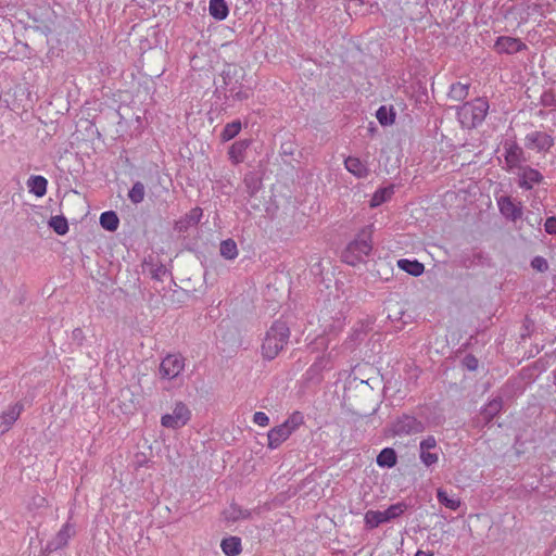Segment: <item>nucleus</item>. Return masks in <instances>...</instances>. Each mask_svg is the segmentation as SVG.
Segmentation results:
<instances>
[{
    "mask_svg": "<svg viewBox=\"0 0 556 556\" xmlns=\"http://www.w3.org/2000/svg\"><path fill=\"white\" fill-rule=\"evenodd\" d=\"M289 337L290 330L287 324L280 320L275 321L264 338L262 344L263 356L267 359H274L287 344Z\"/></svg>",
    "mask_w": 556,
    "mask_h": 556,
    "instance_id": "f257e3e1",
    "label": "nucleus"
},
{
    "mask_svg": "<svg viewBox=\"0 0 556 556\" xmlns=\"http://www.w3.org/2000/svg\"><path fill=\"white\" fill-rule=\"evenodd\" d=\"M488 110V101L479 98L459 106L457 117L463 127L473 128L484 121Z\"/></svg>",
    "mask_w": 556,
    "mask_h": 556,
    "instance_id": "f03ea898",
    "label": "nucleus"
},
{
    "mask_svg": "<svg viewBox=\"0 0 556 556\" xmlns=\"http://www.w3.org/2000/svg\"><path fill=\"white\" fill-rule=\"evenodd\" d=\"M372 250L370 235L363 230L348 244L342 253V260L349 265L355 266L365 262Z\"/></svg>",
    "mask_w": 556,
    "mask_h": 556,
    "instance_id": "7ed1b4c3",
    "label": "nucleus"
},
{
    "mask_svg": "<svg viewBox=\"0 0 556 556\" xmlns=\"http://www.w3.org/2000/svg\"><path fill=\"white\" fill-rule=\"evenodd\" d=\"M302 424V414L294 412L281 425L271 428L267 433L268 448H278Z\"/></svg>",
    "mask_w": 556,
    "mask_h": 556,
    "instance_id": "20e7f679",
    "label": "nucleus"
},
{
    "mask_svg": "<svg viewBox=\"0 0 556 556\" xmlns=\"http://www.w3.org/2000/svg\"><path fill=\"white\" fill-rule=\"evenodd\" d=\"M191 409L181 401L174 403L170 413L161 417V426L167 429L177 430L185 427L191 420Z\"/></svg>",
    "mask_w": 556,
    "mask_h": 556,
    "instance_id": "39448f33",
    "label": "nucleus"
},
{
    "mask_svg": "<svg viewBox=\"0 0 556 556\" xmlns=\"http://www.w3.org/2000/svg\"><path fill=\"white\" fill-rule=\"evenodd\" d=\"M523 151L513 141L504 143V168L509 173H515L522 167Z\"/></svg>",
    "mask_w": 556,
    "mask_h": 556,
    "instance_id": "423d86ee",
    "label": "nucleus"
},
{
    "mask_svg": "<svg viewBox=\"0 0 556 556\" xmlns=\"http://www.w3.org/2000/svg\"><path fill=\"white\" fill-rule=\"evenodd\" d=\"M185 368V358L179 354H169L160 365V372L163 378L174 379L180 375Z\"/></svg>",
    "mask_w": 556,
    "mask_h": 556,
    "instance_id": "0eeeda50",
    "label": "nucleus"
},
{
    "mask_svg": "<svg viewBox=\"0 0 556 556\" xmlns=\"http://www.w3.org/2000/svg\"><path fill=\"white\" fill-rule=\"evenodd\" d=\"M497 206L501 214L510 222H516L522 216L521 202H517L510 197H501L497 199Z\"/></svg>",
    "mask_w": 556,
    "mask_h": 556,
    "instance_id": "6e6552de",
    "label": "nucleus"
},
{
    "mask_svg": "<svg viewBox=\"0 0 556 556\" xmlns=\"http://www.w3.org/2000/svg\"><path fill=\"white\" fill-rule=\"evenodd\" d=\"M514 174L518 177V186L521 189L530 190L543 179L542 174L530 166H522Z\"/></svg>",
    "mask_w": 556,
    "mask_h": 556,
    "instance_id": "1a4fd4ad",
    "label": "nucleus"
},
{
    "mask_svg": "<svg viewBox=\"0 0 556 556\" xmlns=\"http://www.w3.org/2000/svg\"><path fill=\"white\" fill-rule=\"evenodd\" d=\"M24 406L21 403H14L7 407L0 415V435L8 432L14 422L18 419Z\"/></svg>",
    "mask_w": 556,
    "mask_h": 556,
    "instance_id": "9d476101",
    "label": "nucleus"
},
{
    "mask_svg": "<svg viewBox=\"0 0 556 556\" xmlns=\"http://www.w3.org/2000/svg\"><path fill=\"white\" fill-rule=\"evenodd\" d=\"M494 49L498 53L514 54L527 49V46L518 38L501 36L496 39Z\"/></svg>",
    "mask_w": 556,
    "mask_h": 556,
    "instance_id": "9b49d317",
    "label": "nucleus"
},
{
    "mask_svg": "<svg viewBox=\"0 0 556 556\" xmlns=\"http://www.w3.org/2000/svg\"><path fill=\"white\" fill-rule=\"evenodd\" d=\"M394 432L399 435L418 433L424 430V425L413 416H403L394 424Z\"/></svg>",
    "mask_w": 556,
    "mask_h": 556,
    "instance_id": "f8f14e48",
    "label": "nucleus"
},
{
    "mask_svg": "<svg viewBox=\"0 0 556 556\" xmlns=\"http://www.w3.org/2000/svg\"><path fill=\"white\" fill-rule=\"evenodd\" d=\"M527 147L538 151H547L554 143L553 138L546 132L532 131L526 137Z\"/></svg>",
    "mask_w": 556,
    "mask_h": 556,
    "instance_id": "ddd939ff",
    "label": "nucleus"
},
{
    "mask_svg": "<svg viewBox=\"0 0 556 556\" xmlns=\"http://www.w3.org/2000/svg\"><path fill=\"white\" fill-rule=\"evenodd\" d=\"M344 166L349 173L357 178H365L369 174L367 164L355 156L346 157L344 161Z\"/></svg>",
    "mask_w": 556,
    "mask_h": 556,
    "instance_id": "4468645a",
    "label": "nucleus"
},
{
    "mask_svg": "<svg viewBox=\"0 0 556 556\" xmlns=\"http://www.w3.org/2000/svg\"><path fill=\"white\" fill-rule=\"evenodd\" d=\"M26 185L28 192L37 198H42L47 193L48 180L43 176L33 175L27 179Z\"/></svg>",
    "mask_w": 556,
    "mask_h": 556,
    "instance_id": "2eb2a0df",
    "label": "nucleus"
},
{
    "mask_svg": "<svg viewBox=\"0 0 556 556\" xmlns=\"http://www.w3.org/2000/svg\"><path fill=\"white\" fill-rule=\"evenodd\" d=\"M202 214L200 207H193L184 218L176 223V228L179 231H184L191 226H195L201 220Z\"/></svg>",
    "mask_w": 556,
    "mask_h": 556,
    "instance_id": "dca6fc26",
    "label": "nucleus"
},
{
    "mask_svg": "<svg viewBox=\"0 0 556 556\" xmlns=\"http://www.w3.org/2000/svg\"><path fill=\"white\" fill-rule=\"evenodd\" d=\"M250 146L249 140H239L231 144L229 149V159L233 164L243 162L247 149Z\"/></svg>",
    "mask_w": 556,
    "mask_h": 556,
    "instance_id": "f3484780",
    "label": "nucleus"
},
{
    "mask_svg": "<svg viewBox=\"0 0 556 556\" xmlns=\"http://www.w3.org/2000/svg\"><path fill=\"white\" fill-rule=\"evenodd\" d=\"M397 267L414 277L422 275L425 270V266L422 263L418 262L417 260L408 258L399 260Z\"/></svg>",
    "mask_w": 556,
    "mask_h": 556,
    "instance_id": "a211bd4d",
    "label": "nucleus"
},
{
    "mask_svg": "<svg viewBox=\"0 0 556 556\" xmlns=\"http://www.w3.org/2000/svg\"><path fill=\"white\" fill-rule=\"evenodd\" d=\"M220 548L226 556H237L241 553V539L238 536H229L222 541Z\"/></svg>",
    "mask_w": 556,
    "mask_h": 556,
    "instance_id": "6ab92c4d",
    "label": "nucleus"
},
{
    "mask_svg": "<svg viewBox=\"0 0 556 556\" xmlns=\"http://www.w3.org/2000/svg\"><path fill=\"white\" fill-rule=\"evenodd\" d=\"M208 11L217 21L225 20L229 13V9L225 0H210Z\"/></svg>",
    "mask_w": 556,
    "mask_h": 556,
    "instance_id": "aec40b11",
    "label": "nucleus"
},
{
    "mask_svg": "<svg viewBox=\"0 0 556 556\" xmlns=\"http://www.w3.org/2000/svg\"><path fill=\"white\" fill-rule=\"evenodd\" d=\"M376 117L380 125L391 126L395 122L396 113L392 105H381L376 112Z\"/></svg>",
    "mask_w": 556,
    "mask_h": 556,
    "instance_id": "412c9836",
    "label": "nucleus"
},
{
    "mask_svg": "<svg viewBox=\"0 0 556 556\" xmlns=\"http://www.w3.org/2000/svg\"><path fill=\"white\" fill-rule=\"evenodd\" d=\"M437 498L439 503L451 510H457L460 507V498L454 495H450L445 490H437Z\"/></svg>",
    "mask_w": 556,
    "mask_h": 556,
    "instance_id": "4be33fe9",
    "label": "nucleus"
},
{
    "mask_svg": "<svg viewBox=\"0 0 556 556\" xmlns=\"http://www.w3.org/2000/svg\"><path fill=\"white\" fill-rule=\"evenodd\" d=\"M396 453L391 447L383 448L377 456V465L383 468H392L396 465Z\"/></svg>",
    "mask_w": 556,
    "mask_h": 556,
    "instance_id": "5701e85b",
    "label": "nucleus"
},
{
    "mask_svg": "<svg viewBox=\"0 0 556 556\" xmlns=\"http://www.w3.org/2000/svg\"><path fill=\"white\" fill-rule=\"evenodd\" d=\"M502 409V400H491L481 410V417L485 424H489Z\"/></svg>",
    "mask_w": 556,
    "mask_h": 556,
    "instance_id": "b1692460",
    "label": "nucleus"
},
{
    "mask_svg": "<svg viewBox=\"0 0 556 556\" xmlns=\"http://www.w3.org/2000/svg\"><path fill=\"white\" fill-rule=\"evenodd\" d=\"M393 193H394L393 186H388V187L378 189L371 197L370 207L380 206L381 204H383L384 202L390 200L391 197L393 195Z\"/></svg>",
    "mask_w": 556,
    "mask_h": 556,
    "instance_id": "393cba45",
    "label": "nucleus"
},
{
    "mask_svg": "<svg viewBox=\"0 0 556 556\" xmlns=\"http://www.w3.org/2000/svg\"><path fill=\"white\" fill-rule=\"evenodd\" d=\"M364 522L366 528L375 529L379 527L381 523L387 522L386 516L381 510H368L365 514Z\"/></svg>",
    "mask_w": 556,
    "mask_h": 556,
    "instance_id": "a878e982",
    "label": "nucleus"
},
{
    "mask_svg": "<svg viewBox=\"0 0 556 556\" xmlns=\"http://www.w3.org/2000/svg\"><path fill=\"white\" fill-rule=\"evenodd\" d=\"M100 225L109 231H115L118 228L119 219L115 212L106 211L100 215Z\"/></svg>",
    "mask_w": 556,
    "mask_h": 556,
    "instance_id": "bb28decb",
    "label": "nucleus"
},
{
    "mask_svg": "<svg viewBox=\"0 0 556 556\" xmlns=\"http://www.w3.org/2000/svg\"><path fill=\"white\" fill-rule=\"evenodd\" d=\"M74 530L73 527L70 523H65L62 529L58 532L56 536L54 538L53 542L51 543V546L53 548H60L67 544L68 540L73 535Z\"/></svg>",
    "mask_w": 556,
    "mask_h": 556,
    "instance_id": "cd10ccee",
    "label": "nucleus"
},
{
    "mask_svg": "<svg viewBox=\"0 0 556 556\" xmlns=\"http://www.w3.org/2000/svg\"><path fill=\"white\" fill-rule=\"evenodd\" d=\"M469 86L463 83H455L451 86L448 96L455 101H462L468 96Z\"/></svg>",
    "mask_w": 556,
    "mask_h": 556,
    "instance_id": "c85d7f7f",
    "label": "nucleus"
},
{
    "mask_svg": "<svg viewBox=\"0 0 556 556\" xmlns=\"http://www.w3.org/2000/svg\"><path fill=\"white\" fill-rule=\"evenodd\" d=\"M220 254L227 260H235L238 256V248L232 239L224 240L220 243Z\"/></svg>",
    "mask_w": 556,
    "mask_h": 556,
    "instance_id": "c756f323",
    "label": "nucleus"
},
{
    "mask_svg": "<svg viewBox=\"0 0 556 556\" xmlns=\"http://www.w3.org/2000/svg\"><path fill=\"white\" fill-rule=\"evenodd\" d=\"M241 130V122L233 121L231 123L226 124L224 127L220 138L223 141H229L233 139Z\"/></svg>",
    "mask_w": 556,
    "mask_h": 556,
    "instance_id": "7c9ffc66",
    "label": "nucleus"
},
{
    "mask_svg": "<svg viewBox=\"0 0 556 556\" xmlns=\"http://www.w3.org/2000/svg\"><path fill=\"white\" fill-rule=\"evenodd\" d=\"M144 194L146 188L142 182L138 181L135 182L131 189L129 190L128 198L132 203L138 204L143 201Z\"/></svg>",
    "mask_w": 556,
    "mask_h": 556,
    "instance_id": "2f4dec72",
    "label": "nucleus"
},
{
    "mask_svg": "<svg viewBox=\"0 0 556 556\" xmlns=\"http://www.w3.org/2000/svg\"><path fill=\"white\" fill-rule=\"evenodd\" d=\"M406 508L407 506L404 503H396L389 506L386 510H383L387 522L401 516L406 510Z\"/></svg>",
    "mask_w": 556,
    "mask_h": 556,
    "instance_id": "473e14b6",
    "label": "nucleus"
},
{
    "mask_svg": "<svg viewBox=\"0 0 556 556\" xmlns=\"http://www.w3.org/2000/svg\"><path fill=\"white\" fill-rule=\"evenodd\" d=\"M419 458L426 467H430L439 462V454L430 450H419Z\"/></svg>",
    "mask_w": 556,
    "mask_h": 556,
    "instance_id": "72a5a7b5",
    "label": "nucleus"
},
{
    "mask_svg": "<svg viewBox=\"0 0 556 556\" xmlns=\"http://www.w3.org/2000/svg\"><path fill=\"white\" fill-rule=\"evenodd\" d=\"M49 224L58 235H64L68 230L67 222L63 217H52Z\"/></svg>",
    "mask_w": 556,
    "mask_h": 556,
    "instance_id": "f704fd0d",
    "label": "nucleus"
},
{
    "mask_svg": "<svg viewBox=\"0 0 556 556\" xmlns=\"http://www.w3.org/2000/svg\"><path fill=\"white\" fill-rule=\"evenodd\" d=\"M531 266L538 271H545L548 268L547 261L542 256H535L531 261Z\"/></svg>",
    "mask_w": 556,
    "mask_h": 556,
    "instance_id": "c9c22d12",
    "label": "nucleus"
},
{
    "mask_svg": "<svg viewBox=\"0 0 556 556\" xmlns=\"http://www.w3.org/2000/svg\"><path fill=\"white\" fill-rule=\"evenodd\" d=\"M437 440L433 435H428L419 443V450L434 451L437 448Z\"/></svg>",
    "mask_w": 556,
    "mask_h": 556,
    "instance_id": "e433bc0d",
    "label": "nucleus"
},
{
    "mask_svg": "<svg viewBox=\"0 0 556 556\" xmlns=\"http://www.w3.org/2000/svg\"><path fill=\"white\" fill-rule=\"evenodd\" d=\"M253 422L260 427L269 425V417L264 412H256L253 415Z\"/></svg>",
    "mask_w": 556,
    "mask_h": 556,
    "instance_id": "4c0bfd02",
    "label": "nucleus"
},
{
    "mask_svg": "<svg viewBox=\"0 0 556 556\" xmlns=\"http://www.w3.org/2000/svg\"><path fill=\"white\" fill-rule=\"evenodd\" d=\"M544 230L548 235L556 236V217L551 216L544 223Z\"/></svg>",
    "mask_w": 556,
    "mask_h": 556,
    "instance_id": "58836bf2",
    "label": "nucleus"
},
{
    "mask_svg": "<svg viewBox=\"0 0 556 556\" xmlns=\"http://www.w3.org/2000/svg\"><path fill=\"white\" fill-rule=\"evenodd\" d=\"M465 365L468 369L475 370L478 367V361L472 356H468L465 358Z\"/></svg>",
    "mask_w": 556,
    "mask_h": 556,
    "instance_id": "ea45409f",
    "label": "nucleus"
},
{
    "mask_svg": "<svg viewBox=\"0 0 556 556\" xmlns=\"http://www.w3.org/2000/svg\"><path fill=\"white\" fill-rule=\"evenodd\" d=\"M249 97H250V93H249V91H247V90H239L238 92H236V93L233 94V98H235V99H237V100H240V101H241V100H245V99H248Z\"/></svg>",
    "mask_w": 556,
    "mask_h": 556,
    "instance_id": "a19ab883",
    "label": "nucleus"
},
{
    "mask_svg": "<svg viewBox=\"0 0 556 556\" xmlns=\"http://www.w3.org/2000/svg\"><path fill=\"white\" fill-rule=\"evenodd\" d=\"M250 515H251V514H250V511H248V510H240V511H239V515L233 516V519H239V518L247 519V518H249V517H250Z\"/></svg>",
    "mask_w": 556,
    "mask_h": 556,
    "instance_id": "79ce46f5",
    "label": "nucleus"
},
{
    "mask_svg": "<svg viewBox=\"0 0 556 556\" xmlns=\"http://www.w3.org/2000/svg\"><path fill=\"white\" fill-rule=\"evenodd\" d=\"M415 556H433L432 552L418 551Z\"/></svg>",
    "mask_w": 556,
    "mask_h": 556,
    "instance_id": "37998d69",
    "label": "nucleus"
},
{
    "mask_svg": "<svg viewBox=\"0 0 556 556\" xmlns=\"http://www.w3.org/2000/svg\"><path fill=\"white\" fill-rule=\"evenodd\" d=\"M438 0H427V2H430V3H434L437 2Z\"/></svg>",
    "mask_w": 556,
    "mask_h": 556,
    "instance_id": "c03bdc74",
    "label": "nucleus"
}]
</instances>
